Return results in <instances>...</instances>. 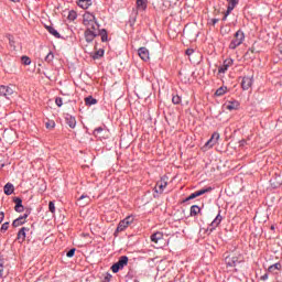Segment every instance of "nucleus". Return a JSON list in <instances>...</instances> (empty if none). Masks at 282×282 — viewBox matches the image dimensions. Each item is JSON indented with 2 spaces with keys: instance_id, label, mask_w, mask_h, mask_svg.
Here are the masks:
<instances>
[{
  "instance_id": "obj_1",
  "label": "nucleus",
  "mask_w": 282,
  "mask_h": 282,
  "mask_svg": "<svg viewBox=\"0 0 282 282\" xmlns=\"http://www.w3.org/2000/svg\"><path fill=\"white\" fill-rule=\"evenodd\" d=\"M83 24L86 28L84 33L86 43H93L94 39L98 36V28H100L98 20H96V15L88 11L85 12L83 15Z\"/></svg>"
},
{
  "instance_id": "obj_2",
  "label": "nucleus",
  "mask_w": 282,
  "mask_h": 282,
  "mask_svg": "<svg viewBox=\"0 0 282 282\" xmlns=\"http://www.w3.org/2000/svg\"><path fill=\"white\" fill-rule=\"evenodd\" d=\"M243 41H246V34H243V31L238 30L235 33L234 40L229 44V50H237V47H239Z\"/></svg>"
},
{
  "instance_id": "obj_3",
  "label": "nucleus",
  "mask_w": 282,
  "mask_h": 282,
  "mask_svg": "<svg viewBox=\"0 0 282 282\" xmlns=\"http://www.w3.org/2000/svg\"><path fill=\"white\" fill-rule=\"evenodd\" d=\"M225 263L227 268H237L239 263H243V256L242 254L228 256L225 258Z\"/></svg>"
},
{
  "instance_id": "obj_4",
  "label": "nucleus",
  "mask_w": 282,
  "mask_h": 282,
  "mask_svg": "<svg viewBox=\"0 0 282 282\" xmlns=\"http://www.w3.org/2000/svg\"><path fill=\"white\" fill-rule=\"evenodd\" d=\"M129 263V257L121 256L119 260L111 267L113 274H118L120 270H124V267Z\"/></svg>"
},
{
  "instance_id": "obj_5",
  "label": "nucleus",
  "mask_w": 282,
  "mask_h": 282,
  "mask_svg": "<svg viewBox=\"0 0 282 282\" xmlns=\"http://www.w3.org/2000/svg\"><path fill=\"white\" fill-rule=\"evenodd\" d=\"M169 186V176L163 175L160 181L156 182V185L154 187V192H156L159 195H162L164 193V188Z\"/></svg>"
},
{
  "instance_id": "obj_6",
  "label": "nucleus",
  "mask_w": 282,
  "mask_h": 282,
  "mask_svg": "<svg viewBox=\"0 0 282 282\" xmlns=\"http://www.w3.org/2000/svg\"><path fill=\"white\" fill-rule=\"evenodd\" d=\"M134 221L133 216H128L123 220H120V223L117 226V232H122L131 226V224Z\"/></svg>"
},
{
  "instance_id": "obj_7",
  "label": "nucleus",
  "mask_w": 282,
  "mask_h": 282,
  "mask_svg": "<svg viewBox=\"0 0 282 282\" xmlns=\"http://www.w3.org/2000/svg\"><path fill=\"white\" fill-rule=\"evenodd\" d=\"M12 94H14V89H12V87L0 85V98L10 100V96H12Z\"/></svg>"
},
{
  "instance_id": "obj_8",
  "label": "nucleus",
  "mask_w": 282,
  "mask_h": 282,
  "mask_svg": "<svg viewBox=\"0 0 282 282\" xmlns=\"http://www.w3.org/2000/svg\"><path fill=\"white\" fill-rule=\"evenodd\" d=\"M29 217H30V210H26L22 216L13 220L12 223L13 228H19V226H23V224H25Z\"/></svg>"
},
{
  "instance_id": "obj_9",
  "label": "nucleus",
  "mask_w": 282,
  "mask_h": 282,
  "mask_svg": "<svg viewBox=\"0 0 282 282\" xmlns=\"http://www.w3.org/2000/svg\"><path fill=\"white\" fill-rule=\"evenodd\" d=\"M227 3H228V7H227V11L225 12V15L223 17V21H226L230 12H232V10H235V8L239 6V0H227Z\"/></svg>"
},
{
  "instance_id": "obj_10",
  "label": "nucleus",
  "mask_w": 282,
  "mask_h": 282,
  "mask_svg": "<svg viewBox=\"0 0 282 282\" xmlns=\"http://www.w3.org/2000/svg\"><path fill=\"white\" fill-rule=\"evenodd\" d=\"M213 191V187H206L199 191H196L192 193L187 198L186 202H189V199H195L196 197H202V195H206V193H210Z\"/></svg>"
},
{
  "instance_id": "obj_11",
  "label": "nucleus",
  "mask_w": 282,
  "mask_h": 282,
  "mask_svg": "<svg viewBox=\"0 0 282 282\" xmlns=\"http://www.w3.org/2000/svg\"><path fill=\"white\" fill-rule=\"evenodd\" d=\"M219 132H214L210 139L205 143L206 149H213L217 142H219Z\"/></svg>"
},
{
  "instance_id": "obj_12",
  "label": "nucleus",
  "mask_w": 282,
  "mask_h": 282,
  "mask_svg": "<svg viewBox=\"0 0 282 282\" xmlns=\"http://www.w3.org/2000/svg\"><path fill=\"white\" fill-rule=\"evenodd\" d=\"M232 63H235L232 58L225 59L223 65L218 68V73L226 74V72H228V68L232 67Z\"/></svg>"
},
{
  "instance_id": "obj_13",
  "label": "nucleus",
  "mask_w": 282,
  "mask_h": 282,
  "mask_svg": "<svg viewBox=\"0 0 282 282\" xmlns=\"http://www.w3.org/2000/svg\"><path fill=\"white\" fill-rule=\"evenodd\" d=\"M224 217H221V214L219 213L215 219L210 223L209 227L207 228V230H209V232H213V230H216L217 227L219 226V224H221Z\"/></svg>"
},
{
  "instance_id": "obj_14",
  "label": "nucleus",
  "mask_w": 282,
  "mask_h": 282,
  "mask_svg": "<svg viewBox=\"0 0 282 282\" xmlns=\"http://www.w3.org/2000/svg\"><path fill=\"white\" fill-rule=\"evenodd\" d=\"M254 83V79L252 77H242L241 80V88L243 91H248L252 87V84Z\"/></svg>"
},
{
  "instance_id": "obj_15",
  "label": "nucleus",
  "mask_w": 282,
  "mask_h": 282,
  "mask_svg": "<svg viewBox=\"0 0 282 282\" xmlns=\"http://www.w3.org/2000/svg\"><path fill=\"white\" fill-rule=\"evenodd\" d=\"M90 203H91V197H89L88 195H82L77 199V206H79L80 208H85V206H88V204Z\"/></svg>"
},
{
  "instance_id": "obj_16",
  "label": "nucleus",
  "mask_w": 282,
  "mask_h": 282,
  "mask_svg": "<svg viewBox=\"0 0 282 282\" xmlns=\"http://www.w3.org/2000/svg\"><path fill=\"white\" fill-rule=\"evenodd\" d=\"M30 230L29 227H22L19 231H18V241L20 243H23V241H25V237H28V231Z\"/></svg>"
},
{
  "instance_id": "obj_17",
  "label": "nucleus",
  "mask_w": 282,
  "mask_h": 282,
  "mask_svg": "<svg viewBox=\"0 0 282 282\" xmlns=\"http://www.w3.org/2000/svg\"><path fill=\"white\" fill-rule=\"evenodd\" d=\"M138 55L140 56L141 61H149L150 56H149V48L147 47H140L138 50Z\"/></svg>"
},
{
  "instance_id": "obj_18",
  "label": "nucleus",
  "mask_w": 282,
  "mask_h": 282,
  "mask_svg": "<svg viewBox=\"0 0 282 282\" xmlns=\"http://www.w3.org/2000/svg\"><path fill=\"white\" fill-rule=\"evenodd\" d=\"M13 202L15 204L14 210L15 213H23L24 207H23V200L19 197L13 198Z\"/></svg>"
},
{
  "instance_id": "obj_19",
  "label": "nucleus",
  "mask_w": 282,
  "mask_h": 282,
  "mask_svg": "<svg viewBox=\"0 0 282 282\" xmlns=\"http://www.w3.org/2000/svg\"><path fill=\"white\" fill-rule=\"evenodd\" d=\"M162 239H164V234H162L161 231H156L151 235V241L153 243H160V241H162Z\"/></svg>"
},
{
  "instance_id": "obj_20",
  "label": "nucleus",
  "mask_w": 282,
  "mask_h": 282,
  "mask_svg": "<svg viewBox=\"0 0 282 282\" xmlns=\"http://www.w3.org/2000/svg\"><path fill=\"white\" fill-rule=\"evenodd\" d=\"M97 36H101L102 43H107L109 41V34L107 33V30L98 28Z\"/></svg>"
},
{
  "instance_id": "obj_21",
  "label": "nucleus",
  "mask_w": 282,
  "mask_h": 282,
  "mask_svg": "<svg viewBox=\"0 0 282 282\" xmlns=\"http://www.w3.org/2000/svg\"><path fill=\"white\" fill-rule=\"evenodd\" d=\"M65 120H66V124H68L70 129H76V117L67 115L65 117Z\"/></svg>"
},
{
  "instance_id": "obj_22",
  "label": "nucleus",
  "mask_w": 282,
  "mask_h": 282,
  "mask_svg": "<svg viewBox=\"0 0 282 282\" xmlns=\"http://www.w3.org/2000/svg\"><path fill=\"white\" fill-rule=\"evenodd\" d=\"M91 0H78L77 6L83 10H87L91 6Z\"/></svg>"
},
{
  "instance_id": "obj_23",
  "label": "nucleus",
  "mask_w": 282,
  "mask_h": 282,
  "mask_svg": "<svg viewBox=\"0 0 282 282\" xmlns=\"http://www.w3.org/2000/svg\"><path fill=\"white\" fill-rule=\"evenodd\" d=\"M226 109H228V111H237V109H239V101H229L226 106Z\"/></svg>"
},
{
  "instance_id": "obj_24",
  "label": "nucleus",
  "mask_w": 282,
  "mask_h": 282,
  "mask_svg": "<svg viewBox=\"0 0 282 282\" xmlns=\"http://www.w3.org/2000/svg\"><path fill=\"white\" fill-rule=\"evenodd\" d=\"M199 213H202V208H199V206H197V205H193L189 209L191 217H195V216L199 215Z\"/></svg>"
},
{
  "instance_id": "obj_25",
  "label": "nucleus",
  "mask_w": 282,
  "mask_h": 282,
  "mask_svg": "<svg viewBox=\"0 0 282 282\" xmlns=\"http://www.w3.org/2000/svg\"><path fill=\"white\" fill-rule=\"evenodd\" d=\"M14 193V185L12 183H7L4 185V195H12Z\"/></svg>"
},
{
  "instance_id": "obj_26",
  "label": "nucleus",
  "mask_w": 282,
  "mask_h": 282,
  "mask_svg": "<svg viewBox=\"0 0 282 282\" xmlns=\"http://www.w3.org/2000/svg\"><path fill=\"white\" fill-rule=\"evenodd\" d=\"M228 93V87L221 86L215 91V96H224L225 94Z\"/></svg>"
},
{
  "instance_id": "obj_27",
  "label": "nucleus",
  "mask_w": 282,
  "mask_h": 282,
  "mask_svg": "<svg viewBox=\"0 0 282 282\" xmlns=\"http://www.w3.org/2000/svg\"><path fill=\"white\" fill-rule=\"evenodd\" d=\"M85 102L88 107H91V105H98V100L91 96L86 97Z\"/></svg>"
},
{
  "instance_id": "obj_28",
  "label": "nucleus",
  "mask_w": 282,
  "mask_h": 282,
  "mask_svg": "<svg viewBox=\"0 0 282 282\" xmlns=\"http://www.w3.org/2000/svg\"><path fill=\"white\" fill-rule=\"evenodd\" d=\"M138 10H147V0H137Z\"/></svg>"
},
{
  "instance_id": "obj_29",
  "label": "nucleus",
  "mask_w": 282,
  "mask_h": 282,
  "mask_svg": "<svg viewBox=\"0 0 282 282\" xmlns=\"http://www.w3.org/2000/svg\"><path fill=\"white\" fill-rule=\"evenodd\" d=\"M274 270H282L281 262H276V263H274V264H271V265L268 268V271H269V272H274Z\"/></svg>"
},
{
  "instance_id": "obj_30",
  "label": "nucleus",
  "mask_w": 282,
  "mask_h": 282,
  "mask_svg": "<svg viewBox=\"0 0 282 282\" xmlns=\"http://www.w3.org/2000/svg\"><path fill=\"white\" fill-rule=\"evenodd\" d=\"M47 30H48L50 34L55 36V39H61V33H58V31H56V29H54L53 26H47Z\"/></svg>"
},
{
  "instance_id": "obj_31",
  "label": "nucleus",
  "mask_w": 282,
  "mask_h": 282,
  "mask_svg": "<svg viewBox=\"0 0 282 282\" xmlns=\"http://www.w3.org/2000/svg\"><path fill=\"white\" fill-rule=\"evenodd\" d=\"M67 19H68V21H76V19H78V13H76V11L72 10L68 12Z\"/></svg>"
},
{
  "instance_id": "obj_32",
  "label": "nucleus",
  "mask_w": 282,
  "mask_h": 282,
  "mask_svg": "<svg viewBox=\"0 0 282 282\" xmlns=\"http://www.w3.org/2000/svg\"><path fill=\"white\" fill-rule=\"evenodd\" d=\"M172 102H173V105H182V96L173 95L172 96Z\"/></svg>"
},
{
  "instance_id": "obj_33",
  "label": "nucleus",
  "mask_w": 282,
  "mask_h": 282,
  "mask_svg": "<svg viewBox=\"0 0 282 282\" xmlns=\"http://www.w3.org/2000/svg\"><path fill=\"white\" fill-rule=\"evenodd\" d=\"M52 61H54V53L48 52V54L45 56V62L46 63H52Z\"/></svg>"
},
{
  "instance_id": "obj_34",
  "label": "nucleus",
  "mask_w": 282,
  "mask_h": 282,
  "mask_svg": "<svg viewBox=\"0 0 282 282\" xmlns=\"http://www.w3.org/2000/svg\"><path fill=\"white\" fill-rule=\"evenodd\" d=\"M48 210L50 213H56V205L54 204V202H50L48 203Z\"/></svg>"
},
{
  "instance_id": "obj_35",
  "label": "nucleus",
  "mask_w": 282,
  "mask_h": 282,
  "mask_svg": "<svg viewBox=\"0 0 282 282\" xmlns=\"http://www.w3.org/2000/svg\"><path fill=\"white\" fill-rule=\"evenodd\" d=\"M22 63H23V65H31L32 59H30V57H28V56H22Z\"/></svg>"
},
{
  "instance_id": "obj_36",
  "label": "nucleus",
  "mask_w": 282,
  "mask_h": 282,
  "mask_svg": "<svg viewBox=\"0 0 282 282\" xmlns=\"http://www.w3.org/2000/svg\"><path fill=\"white\" fill-rule=\"evenodd\" d=\"M74 254H76V249H75V248L70 249V250L66 253V257H68V259H72V257H74Z\"/></svg>"
},
{
  "instance_id": "obj_37",
  "label": "nucleus",
  "mask_w": 282,
  "mask_h": 282,
  "mask_svg": "<svg viewBox=\"0 0 282 282\" xmlns=\"http://www.w3.org/2000/svg\"><path fill=\"white\" fill-rule=\"evenodd\" d=\"M101 131H104L102 127H99V128L95 129V130H94V135H95L96 138H98V135H100Z\"/></svg>"
},
{
  "instance_id": "obj_38",
  "label": "nucleus",
  "mask_w": 282,
  "mask_h": 282,
  "mask_svg": "<svg viewBox=\"0 0 282 282\" xmlns=\"http://www.w3.org/2000/svg\"><path fill=\"white\" fill-rule=\"evenodd\" d=\"M8 228H10V223H4L2 226H1V232H6L8 230Z\"/></svg>"
},
{
  "instance_id": "obj_39",
  "label": "nucleus",
  "mask_w": 282,
  "mask_h": 282,
  "mask_svg": "<svg viewBox=\"0 0 282 282\" xmlns=\"http://www.w3.org/2000/svg\"><path fill=\"white\" fill-rule=\"evenodd\" d=\"M55 105H57L58 107H63V98L57 97V98L55 99Z\"/></svg>"
},
{
  "instance_id": "obj_40",
  "label": "nucleus",
  "mask_w": 282,
  "mask_h": 282,
  "mask_svg": "<svg viewBox=\"0 0 282 282\" xmlns=\"http://www.w3.org/2000/svg\"><path fill=\"white\" fill-rule=\"evenodd\" d=\"M3 260H0V278L3 279Z\"/></svg>"
},
{
  "instance_id": "obj_41",
  "label": "nucleus",
  "mask_w": 282,
  "mask_h": 282,
  "mask_svg": "<svg viewBox=\"0 0 282 282\" xmlns=\"http://www.w3.org/2000/svg\"><path fill=\"white\" fill-rule=\"evenodd\" d=\"M54 127H56V123L54 121L46 123V129H54Z\"/></svg>"
},
{
  "instance_id": "obj_42",
  "label": "nucleus",
  "mask_w": 282,
  "mask_h": 282,
  "mask_svg": "<svg viewBox=\"0 0 282 282\" xmlns=\"http://www.w3.org/2000/svg\"><path fill=\"white\" fill-rule=\"evenodd\" d=\"M101 282H111V274H107Z\"/></svg>"
},
{
  "instance_id": "obj_43",
  "label": "nucleus",
  "mask_w": 282,
  "mask_h": 282,
  "mask_svg": "<svg viewBox=\"0 0 282 282\" xmlns=\"http://www.w3.org/2000/svg\"><path fill=\"white\" fill-rule=\"evenodd\" d=\"M194 50L193 48H187L186 51H185V54L187 55V56H192V54H194Z\"/></svg>"
},
{
  "instance_id": "obj_44",
  "label": "nucleus",
  "mask_w": 282,
  "mask_h": 282,
  "mask_svg": "<svg viewBox=\"0 0 282 282\" xmlns=\"http://www.w3.org/2000/svg\"><path fill=\"white\" fill-rule=\"evenodd\" d=\"M3 219H6V213L0 212V224H3Z\"/></svg>"
},
{
  "instance_id": "obj_45",
  "label": "nucleus",
  "mask_w": 282,
  "mask_h": 282,
  "mask_svg": "<svg viewBox=\"0 0 282 282\" xmlns=\"http://www.w3.org/2000/svg\"><path fill=\"white\" fill-rule=\"evenodd\" d=\"M269 274L264 273L262 276H260V281H268Z\"/></svg>"
},
{
  "instance_id": "obj_46",
  "label": "nucleus",
  "mask_w": 282,
  "mask_h": 282,
  "mask_svg": "<svg viewBox=\"0 0 282 282\" xmlns=\"http://www.w3.org/2000/svg\"><path fill=\"white\" fill-rule=\"evenodd\" d=\"M217 23H219V19L217 18L212 19V25H217Z\"/></svg>"
},
{
  "instance_id": "obj_47",
  "label": "nucleus",
  "mask_w": 282,
  "mask_h": 282,
  "mask_svg": "<svg viewBox=\"0 0 282 282\" xmlns=\"http://www.w3.org/2000/svg\"><path fill=\"white\" fill-rule=\"evenodd\" d=\"M104 54H105V51H98V52L96 53L95 58H98V56H104Z\"/></svg>"
},
{
  "instance_id": "obj_48",
  "label": "nucleus",
  "mask_w": 282,
  "mask_h": 282,
  "mask_svg": "<svg viewBox=\"0 0 282 282\" xmlns=\"http://www.w3.org/2000/svg\"><path fill=\"white\" fill-rule=\"evenodd\" d=\"M239 144H240V147H246V140H240Z\"/></svg>"
},
{
  "instance_id": "obj_49",
  "label": "nucleus",
  "mask_w": 282,
  "mask_h": 282,
  "mask_svg": "<svg viewBox=\"0 0 282 282\" xmlns=\"http://www.w3.org/2000/svg\"><path fill=\"white\" fill-rule=\"evenodd\" d=\"M271 230H274V226H271Z\"/></svg>"
},
{
  "instance_id": "obj_50",
  "label": "nucleus",
  "mask_w": 282,
  "mask_h": 282,
  "mask_svg": "<svg viewBox=\"0 0 282 282\" xmlns=\"http://www.w3.org/2000/svg\"><path fill=\"white\" fill-rule=\"evenodd\" d=\"M11 1L17 2V0H11Z\"/></svg>"
}]
</instances>
